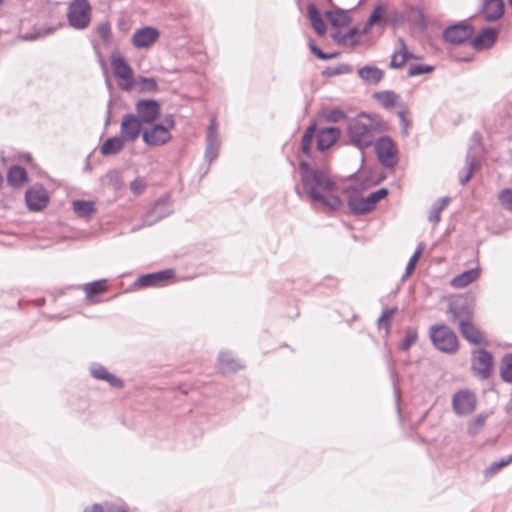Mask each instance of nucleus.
<instances>
[{
	"label": "nucleus",
	"mask_w": 512,
	"mask_h": 512,
	"mask_svg": "<svg viewBox=\"0 0 512 512\" xmlns=\"http://www.w3.org/2000/svg\"><path fill=\"white\" fill-rule=\"evenodd\" d=\"M111 105H112V102L110 101L109 105H108L107 117H106V121H105L106 125H108L109 122H110V118H111Z\"/></svg>",
	"instance_id": "obj_61"
},
{
	"label": "nucleus",
	"mask_w": 512,
	"mask_h": 512,
	"mask_svg": "<svg viewBox=\"0 0 512 512\" xmlns=\"http://www.w3.org/2000/svg\"><path fill=\"white\" fill-rule=\"evenodd\" d=\"M373 144L380 164L386 168H394L398 163V151L391 137L381 136Z\"/></svg>",
	"instance_id": "obj_10"
},
{
	"label": "nucleus",
	"mask_w": 512,
	"mask_h": 512,
	"mask_svg": "<svg viewBox=\"0 0 512 512\" xmlns=\"http://www.w3.org/2000/svg\"><path fill=\"white\" fill-rule=\"evenodd\" d=\"M441 212L435 205H432L431 207V210H430V214H429V221L434 223V224H437L440 222V219H441Z\"/></svg>",
	"instance_id": "obj_55"
},
{
	"label": "nucleus",
	"mask_w": 512,
	"mask_h": 512,
	"mask_svg": "<svg viewBox=\"0 0 512 512\" xmlns=\"http://www.w3.org/2000/svg\"><path fill=\"white\" fill-rule=\"evenodd\" d=\"M83 288L86 293V298L91 300L95 296H98L107 290V288H108L107 280L99 279V280L85 284L83 286Z\"/></svg>",
	"instance_id": "obj_38"
},
{
	"label": "nucleus",
	"mask_w": 512,
	"mask_h": 512,
	"mask_svg": "<svg viewBox=\"0 0 512 512\" xmlns=\"http://www.w3.org/2000/svg\"><path fill=\"white\" fill-rule=\"evenodd\" d=\"M146 188L144 179L137 177L130 183V190L134 195H140Z\"/></svg>",
	"instance_id": "obj_54"
},
{
	"label": "nucleus",
	"mask_w": 512,
	"mask_h": 512,
	"mask_svg": "<svg viewBox=\"0 0 512 512\" xmlns=\"http://www.w3.org/2000/svg\"><path fill=\"white\" fill-rule=\"evenodd\" d=\"M405 22V13L399 9L393 8L387 10L383 4H378L374 7L370 16L363 26V32L368 33L373 26L384 29L386 26H391L393 29H398Z\"/></svg>",
	"instance_id": "obj_3"
},
{
	"label": "nucleus",
	"mask_w": 512,
	"mask_h": 512,
	"mask_svg": "<svg viewBox=\"0 0 512 512\" xmlns=\"http://www.w3.org/2000/svg\"><path fill=\"white\" fill-rule=\"evenodd\" d=\"M484 19L493 22L500 19L504 14L503 0H484L482 4Z\"/></svg>",
	"instance_id": "obj_25"
},
{
	"label": "nucleus",
	"mask_w": 512,
	"mask_h": 512,
	"mask_svg": "<svg viewBox=\"0 0 512 512\" xmlns=\"http://www.w3.org/2000/svg\"><path fill=\"white\" fill-rule=\"evenodd\" d=\"M139 86L142 92H155L158 89L157 81L152 77H139Z\"/></svg>",
	"instance_id": "obj_51"
},
{
	"label": "nucleus",
	"mask_w": 512,
	"mask_h": 512,
	"mask_svg": "<svg viewBox=\"0 0 512 512\" xmlns=\"http://www.w3.org/2000/svg\"><path fill=\"white\" fill-rule=\"evenodd\" d=\"M91 43H92V46H93V48H94V50H95V52H96L97 56H98L100 59H102V54H101V52H100V50H99V45H98L96 42H94L93 40H91Z\"/></svg>",
	"instance_id": "obj_59"
},
{
	"label": "nucleus",
	"mask_w": 512,
	"mask_h": 512,
	"mask_svg": "<svg viewBox=\"0 0 512 512\" xmlns=\"http://www.w3.org/2000/svg\"><path fill=\"white\" fill-rule=\"evenodd\" d=\"M398 98L399 95L391 90L378 91L373 93V99L386 109L392 108L396 104Z\"/></svg>",
	"instance_id": "obj_34"
},
{
	"label": "nucleus",
	"mask_w": 512,
	"mask_h": 512,
	"mask_svg": "<svg viewBox=\"0 0 512 512\" xmlns=\"http://www.w3.org/2000/svg\"><path fill=\"white\" fill-rule=\"evenodd\" d=\"M359 77L369 85H377L383 78L384 72L376 66L366 65L358 70Z\"/></svg>",
	"instance_id": "obj_28"
},
{
	"label": "nucleus",
	"mask_w": 512,
	"mask_h": 512,
	"mask_svg": "<svg viewBox=\"0 0 512 512\" xmlns=\"http://www.w3.org/2000/svg\"><path fill=\"white\" fill-rule=\"evenodd\" d=\"M398 42L401 47V53L395 52L391 57L390 67L394 69L401 68L408 59L413 58V55L407 50L403 38H399Z\"/></svg>",
	"instance_id": "obj_33"
},
{
	"label": "nucleus",
	"mask_w": 512,
	"mask_h": 512,
	"mask_svg": "<svg viewBox=\"0 0 512 512\" xmlns=\"http://www.w3.org/2000/svg\"><path fill=\"white\" fill-rule=\"evenodd\" d=\"M477 397L470 389H461L452 397V408L456 415L467 416L476 409Z\"/></svg>",
	"instance_id": "obj_11"
},
{
	"label": "nucleus",
	"mask_w": 512,
	"mask_h": 512,
	"mask_svg": "<svg viewBox=\"0 0 512 512\" xmlns=\"http://www.w3.org/2000/svg\"><path fill=\"white\" fill-rule=\"evenodd\" d=\"M485 425V416L477 415L468 424L467 431L469 435H476Z\"/></svg>",
	"instance_id": "obj_50"
},
{
	"label": "nucleus",
	"mask_w": 512,
	"mask_h": 512,
	"mask_svg": "<svg viewBox=\"0 0 512 512\" xmlns=\"http://www.w3.org/2000/svg\"><path fill=\"white\" fill-rule=\"evenodd\" d=\"M498 198L504 208L512 212V189H503Z\"/></svg>",
	"instance_id": "obj_52"
},
{
	"label": "nucleus",
	"mask_w": 512,
	"mask_h": 512,
	"mask_svg": "<svg viewBox=\"0 0 512 512\" xmlns=\"http://www.w3.org/2000/svg\"><path fill=\"white\" fill-rule=\"evenodd\" d=\"M66 16L70 27L84 30L90 25L92 6L88 0H72L68 4Z\"/></svg>",
	"instance_id": "obj_6"
},
{
	"label": "nucleus",
	"mask_w": 512,
	"mask_h": 512,
	"mask_svg": "<svg viewBox=\"0 0 512 512\" xmlns=\"http://www.w3.org/2000/svg\"><path fill=\"white\" fill-rule=\"evenodd\" d=\"M73 211L80 218L89 219L96 213L95 203L90 200H74L72 202Z\"/></svg>",
	"instance_id": "obj_30"
},
{
	"label": "nucleus",
	"mask_w": 512,
	"mask_h": 512,
	"mask_svg": "<svg viewBox=\"0 0 512 512\" xmlns=\"http://www.w3.org/2000/svg\"><path fill=\"white\" fill-rule=\"evenodd\" d=\"M307 14L315 33L320 37L324 36L327 30L326 25L315 2H310L308 4Z\"/></svg>",
	"instance_id": "obj_26"
},
{
	"label": "nucleus",
	"mask_w": 512,
	"mask_h": 512,
	"mask_svg": "<svg viewBox=\"0 0 512 512\" xmlns=\"http://www.w3.org/2000/svg\"><path fill=\"white\" fill-rule=\"evenodd\" d=\"M346 132H347V135H348L350 141H352V123H348V125L346 127Z\"/></svg>",
	"instance_id": "obj_62"
},
{
	"label": "nucleus",
	"mask_w": 512,
	"mask_h": 512,
	"mask_svg": "<svg viewBox=\"0 0 512 512\" xmlns=\"http://www.w3.org/2000/svg\"><path fill=\"white\" fill-rule=\"evenodd\" d=\"M381 128L382 121L378 115L359 113L354 117V146L361 151L372 146Z\"/></svg>",
	"instance_id": "obj_2"
},
{
	"label": "nucleus",
	"mask_w": 512,
	"mask_h": 512,
	"mask_svg": "<svg viewBox=\"0 0 512 512\" xmlns=\"http://www.w3.org/2000/svg\"><path fill=\"white\" fill-rule=\"evenodd\" d=\"M165 203H166V200H164V199H158L154 203L153 207L148 211L147 217L155 215V219L152 221H148V225H152L154 222L159 221V220L165 218L167 215H169V212H158L160 207L165 205Z\"/></svg>",
	"instance_id": "obj_46"
},
{
	"label": "nucleus",
	"mask_w": 512,
	"mask_h": 512,
	"mask_svg": "<svg viewBox=\"0 0 512 512\" xmlns=\"http://www.w3.org/2000/svg\"><path fill=\"white\" fill-rule=\"evenodd\" d=\"M479 167L480 162L477 157L468 152L465 160L466 173L459 176L461 185H465L471 179L475 170H477Z\"/></svg>",
	"instance_id": "obj_36"
},
{
	"label": "nucleus",
	"mask_w": 512,
	"mask_h": 512,
	"mask_svg": "<svg viewBox=\"0 0 512 512\" xmlns=\"http://www.w3.org/2000/svg\"><path fill=\"white\" fill-rule=\"evenodd\" d=\"M424 249H425V244L423 242H420L417 245L414 253L410 257V259L406 265L405 273L402 276V280L407 279L413 273V271L415 270L416 264L419 261Z\"/></svg>",
	"instance_id": "obj_39"
},
{
	"label": "nucleus",
	"mask_w": 512,
	"mask_h": 512,
	"mask_svg": "<svg viewBox=\"0 0 512 512\" xmlns=\"http://www.w3.org/2000/svg\"><path fill=\"white\" fill-rule=\"evenodd\" d=\"M450 201V197L445 196L438 199L433 205H435L440 211H443Z\"/></svg>",
	"instance_id": "obj_58"
},
{
	"label": "nucleus",
	"mask_w": 512,
	"mask_h": 512,
	"mask_svg": "<svg viewBox=\"0 0 512 512\" xmlns=\"http://www.w3.org/2000/svg\"><path fill=\"white\" fill-rule=\"evenodd\" d=\"M353 33H354V45H355L356 44V37L359 36V34H360L358 28L355 27V26H354Z\"/></svg>",
	"instance_id": "obj_64"
},
{
	"label": "nucleus",
	"mask_w": 512,
	"mask_h": 512,
	"mask_svg": "<svg viewBox=\"0 0 512 512\" xmlns=\"http://www.w3.org/2000/svg\"><path fill=\"white\" fill-rule=\"evenodd\" d=\"M494 359L485 348L474 350L471 355V371L479 380H487L492 374Z\"/></svg>",
	"instance_id": "obj_9"
},
{
	"label": "nucleus",
	"mask_w": 512,
	"mask_h": 512,
	"mask_svg": "<svg viewBox=\"0 0 512 512\" xmlns=\"http://www.w3.org/2000/svg\"><path fill=\"white\" fill-rule=\"evenodd\" d=\"M84 512H127V510L123 507L112 503H104V504H94L90 507H86Z\"/></svg>",
	"instance_id": "obj_42"
},
{
	"label": "nucleus",
	"mask_w": 512,
	"mask_h": 512,
	"mask_svg": "<svg viewBox=\"0 0 512 512\" xmlns=\"http://www.w3.org/2000/svg\"><path fill=\"white\" fill-rule=\"evenodd\" d=\"M160 37V32L152 26H145L137 29L132 38L131 43L137 49H146L151 47Z\"/></svg>",
	"instance_id": "obj_19"
},
{
	"label": "nucleus",
	"mask_w": 512,
	"mask_h": 512,
	"mask_svg": "<svg viewBox=\"0 0 512 512\" xmlns=\"http://www.w3.org/2000/svg\"><path fill=\"white\" fill-rule=\"evenodd\" d=\"M512 462V454L507 457L501 458L497 461L492 462L485 470L484 476L486 478L493 477L498 473V471L506 466H508Z\"/></svg>",
	"instance_id": "obj_41"
},
{
	"label": "nucleus",
	"mask_w": 512,
	"mask_h": 512,
	"mask_svg": "<svg viewBox=\"0 0 512 512\" xmlns=\"http://www.w3.org/2000/svg\"><path fill=\"white\" fill-rule=\"evenodd\" d=\"M136 117L143 123L152 124L160 116V104L155 99H140L135 104Z\"/></svg>",
	"instance_id": "obj_16"
},
{
	"label": "nucleus",
	"mask_w": 512,
	"mask_h": 512,
	"mask_svg": "<svg viewBox=\"0 0 512 512\" xmlns=\"http://www.w3.org/2000/svg\"><path fill=\"white\" fill-rule=\"evenodd\" d=\"M356 189L354 188V191ZM388 195L387 188H380L366 197H358L354 192V215H363L375 209L377 203Z\"/></svg>",
	"instance_id": "obj_14"
},
{
	"label": "nucleus",
	"mask_w": 512,
	"mask_h": 512,
	"mask_svg": "<svg viewBox=\"0 0 512 512\" xmlns=\"http://www.w3.org/2000/svg\"><path fill=\"white\" fill-rule=\"evenodd\" d=\"M450 201V197L445 196L438 199L433 205H435L440 211H443Z\"/></svg>",
	"instance_id": "obj_57"
},
{
	"label": "nucleus",
	"mask_w": 512,
	"mask_h": 512,
	"mask_svg": "<svg viewBox=\"0 0 512 512\" xmlns=\"http://www.w3.org/2000/svg\"><path fill=\"white\" fill-rule=\"evenodd\" d=\"M349 11L334 6L333 9L325 11V16L330 25L336 29L331 33V38L339 45L352 42V27H347L352 18L348 14Z\"/></svg>",
	"instance_id": "obj_4"
},
{
	"label": "nucleus",
	"mask_w": 512,
	"mask_h": 512,
	"mask_svg": "<svg viewBox=\"0 0 512 512\" xmlns=\"http://www.w3.org/2000/svg\"><path fill=\"white\" fill-rule=\"evenodd\" d=\"M28 180V174L24 167L13 165L7 172V181L12 187H21Z\"/></svg>",
	"instance_id": "obj_29"
},
{
	"label": "nucleus",
	"mask_w": 512,
	"mask_h": 512,
	"mask_svg": "<svg viewBox=\"0 0 512 512\" xmlns=\"http://www.w3.org/2000/svg\"><path fill=\"white\" fill-rule=\"evenodd\" d=\"M111 64L115 76L124 81L120 83V87L125 91L131 90L134 84L133 69L125 58L117 53H113L111 56Z\"/></svg>",
	"instance_id": "obj_13"
},
{
	"label": "nucleus",
	"mask_w": 512,
	"mask_h": 512,
	"mask_svg": "<svg viewBox=\"0 0 512 512\" xmlns=\"http://www.w3.org/2000/svg\"><path fill=\"white\" fill-rule=\"evenodd\" d=\"M318 6H324L326 4H329L331 5L332 7H334L335 5L333 4V2L331 1V3L327 2L326 0H316V3H315Z\"/></svg>",
	"instance_id": "obj_60"
},
{
	"label": "nucleus",
	"mask_w": 512,
	"mask_h": 512,
	"mask_svg": "<svg viewBox=\"0 0 512 512\" xmlns=\"http://www.w3.org/2000/svg\"><path fill=\"white\" fill-rule=\"evenodd\" d=\"M106 178L108 179L109 185L113 186L115 189H120L122 187V177L117 170L109 171Z\"/></svg>",
	"instance_id": "obj_53"
},
{
	"label": "nucleus",
	"mask_w": 512,
	"mask_h": 512,
	"mask_svg": "<svg viewBox=\"0 0 512 512\" xmlns=\"http://www.w3.org/2000/svg\"><path fill=\"white\" fill-rule=\"evenodd\" d=\"M429 337L433 346L440 352L454 354L459 347L456 333L445 324L432 325L429 329Z\"/></svg>",
	"instance_id": "obj_5"
},
{
	"label": "nucleus",
	"mask_w": 512,
	"mask_h": 512,
	"mask_svg": "<svg viewBox=\"0 0 512 512\" xmlns=\"http://www.w3.org/2000/svg\"><path fill=\"white\" fill-rule=\"evenodd\" d=\"M49 200V194L41 184L31 186L25 193L26 205L33 212L43 210L48 205Z\"/></svg>",
	"instance_id": "obj_15"
},
{
	"label": "nucleus",
	"mask_w": 512,
	"mask_h": 512,
	"mask_svg": "<svg viewBox=\"0 0 512 512\" xmlns=\"http://www.w3.org/2000/svg\"><path fill=\"white\" fill-rule=\"evenodd\" d=\"M124 148V139L121 136L107 138L100 147L103 156H111L119 153Z\"/></svg>",
	"instance_id": "obj_32"
},
{
	"label": "nucleus",
	"mask_w": 512,
	"mask_h": 512,
	"mask_svg": "<svg viewBox=\"0 0 512 512\" xmlns=\"http://www.w3.org/2000/svg\"><path fill=\"white\" fill-rule=\"evenodd\" d=\"M142 124L143 122L135 114H125L120 126L121 137L130 142L136 141L143 132Z\"/></svg>",
	"instance_id": "obj_18"
},
{
	"label": "nucleus",
	"mask_w": 512,
	"mask_h": 512,
	"mask_svg": "<svg viewBox=\"0 0 512 512\" xmlns=\"http://www.w3.org/2000/svg\"><path fill=\"white\" fill-rule=\"evenodd\" d=\"M499 375L503 382L512 384V353H506L501 358Z\"/></svg>",
	"instance_id": "obj_37"
},
{
	"label": "nucleus",
	"mask_w": 512,
	"mask_h": 512,
	"mask_svg": "<svg viewBox=\"0 0 512 512\" xmlns=\"http://www.w3.org/2000/svg\"><path fill=\"white\" fill-rule=\"evenodd\" d=\"M94 32L99 36L105 46H110L113 42L112 26L109 20H103L97 24Z\"/></svg>",
	"instance_id": "obj_35"
},
{
	"label": "nucleus",
	"mask_w": 512,
	"mask_h": 512,
	"mask_svg": "<svg viewBox=\"0 0 512 512\" xmlns=\"http://www.w3.org/2000/svg\"><path fill=\"white\" fill-rule=\"evenodd\" d=\"M341 130L338 127L328 126L321 128L316 135V149L323 156L322 153L329 149L340 137Z\"/></svg>",
	"instance_id": "obj_21"
},
{
	"label": "nucleus",
	"mask_w": 512,
	"mask_h": 512,
	"mask_svg": "<svg viewBox=\"0 0 512 512\" xmlns=\"http://www.w3.org/2000/svg\"><path fill=\"white\" fill-rule=\"evenodd\" d=\"M322 116L325 119V121L330 123H337L347 118L346 113L339 108L324 110L322 112Z\"/></svg>",
	"instance_id": "obj_45"
},
{
	"label": "nucleus",
	"mask_w": 512,
	"mask_h": 512,
	"mask_svg": "<svg viewBox=\"0 0 512 512\" xmlns=\"http://www.w3.org/2000/svg\"><path fill=\"white\" fill-rule=\"evenodd\" d=\"M299 171L303 190L313 203L334 211L345 201L352 212V174L345 178L333 176L323 156L300 161Z\"/></svg>",
	"instance_id": "obj_1"
},
{
	"label": "nucleus",
	"mask_w": 512,
	"mask_h": 512,
	"mask_svg": "<svg viewBox=\"0 0 512 512\" xmlns=\"http://www.w3.org/2000/svg\"><path fill=\"white\" fill-rule=\"evenodd\" d=\"M218 360L222 369L226 371H236L239 368L235 360L228 352H220Z\"/></svg>",
	"instance_id": "obj_47"
},
{
	"label": "nucleus",
	"mask_w": 512,
	"mask_h": 512,
	"mask_svg": "<svg viewBox=\"0 0 512 512\" xmlns=\"http://www.w3.org/2000/svg\"><path fill=\"white\" fill-rule=\"evenodd\" d=\"M480 275L478 268H472L456 275L451 280V285L454 288H464L470 283L476 281Z\"/></svg>",
	"instance_id": "obj_31"
},
{
	"label": "nucleus",
	"mask_w": 512,
	"mask_h": 512,
	"mask_svg": "<svg viewBox=\"0 0 512 512\" xmlns=\"http://www.w3.org/2000/svg\"><path fill=\"white\" fill-rule=\"evenodd\" d=\"M90 373L93 378L106 381L113 388H122L124 386L122 379L110 373L103 365L99 363L91 364Z\"/></svg>",
	"instance_id": "obj_22"
},
{
	"label": "nucleus",
	"mask_w": 512,
	"mask_h": 512,
	"mask_svg": "<svg viewBox=\"0 0 512 512\" xmlns=\"http://www.w3.org/2000/svg\"><path fill=\"white\" fill-rule=\"evenodd\" d=\"M434 70V67L427 64H410L407 75L409 77H415L422 74L430 73Z\"/></svg>",
	"instance_id": "obj_49"
},
{
	"label": "nucleus",
	"mask_w": 512,
	"mask_h": 512,
	"mask_svg": "<svg viewBox=\"0 0 512 512\" xmlns=\"http://www.w3.org/2000/svg\"><path fill=\"white\" fill-rule=\"evenodd\" d=\"M317 132V122L316 120H313L308 127L306 128L302 139H301V145L300 150L303 155L307 158L308 161H312L313 158L320 159L321 156L313 155L312 154V142L315 137V134Z\"/></svg>",
	"instance_id": "obj_23"
},
{
	"label": "nucleus",
	"mask_w": 512,
	"mask_h": 512,
	"mask_svg": "<svg viewBox=\"0 0 512 512\" xmlns=\"http://www.w3.org/2000/svg\"><path fill=\"white\" fill-rule=\"evenodd\" d=\"M497 38V31L492 27L484 28L471 41V45L476 50H483L493 46Z\"/></svg>",
	"instance_id": "obj_24"
},
{
	"label": "nucleus",
	"mask_w": 512,
	"mask_h": 512,
	"mask_svg": "<svg viewBox=\"0 0 512 512\" xmlns=\"http://www.w3.org/2000/svg\"><path fill=\"white\" fill-rule=\"evenodd\" d=\"M398 117L400 118L401 121H407V118H406V115H405L404 111H399L398 112Z\"/></svg>",
	"instance_id": "obj_63"
},
{
	"label": "nucleus",
	"mask_w": 512,
	"mask_h": 512,
	"mask_svg": "<svg viewBox=\"0 0 512 512\" xmlns=\"http://www.w3.org/2000/svg\"><path fill=\"white\" fill-rule=\"evenodd\" d=\"M458 328L463 338H465L469 343L478 345L485 342L480 330L472 323V320L463 322L458 326Z\"/></svg>",
	"instance_id": "obj_27"
},
{
	"label": "nucleus",
	"mask_w": 512,
	"mask_h": 512,
	"mask_svg": "<svg viewBox=\"0 0 512 512\" xmlns=\"http://www.w3.org/2000/svg\"><path fill=\"white\" fill-rule=\"evenodd\" d=\"M219 150L220 141L217 131V123L216 119L212 117L206 131L205 159L209 164L218 158Z\"/></svg>",
	"instance_id": "obj_17"
},
{
	"label": "nucleus",
	"mask_w": 512,
	"mask_h": 512,
	"mask_svg": "<svg viewBox=\"0 0 512 512\" xmlns=\"http://www.w3.org/2000/svg\"><path fill=\"white\" fill-rule=\"evenodd\" d=\"M396 311L397 307L385 308L377 320L379 329H385L386 335L390 333L392 317Z\"/></svg>",
	"instance_id": "obj_40"
},
{
	"label": "nucleus",
	"mask_w": 512,
	"mask_h": 512,
	"mask_svg": "<svg viewBox=\"0 0 512 512\" xmlns=\"http://www.w3.org/2000/svg\"><path fill=\"white\" fill-rule=\"evenodd\" d=\"M447 314L450 322L459 326L473 319L474 307L468 297L457 296L450 300Z\"/></svg>",
	"instance_id": "obj_8"
},
{
	"label": "nucleus",
	"mask_w": 512,
	"mask_h": 512,
	"mask_svg": "<svg viewBox=\"0 0 512 512\" xmlns=\"http://www.w3.org/2000/svg\"><path fill=\"white\" fill-rule=\"evenodd\" d=\"M174 277L172 269H165L157 272L147 273L139 276L134 282V287H156Z\"/></svg>",
	"instance_id": "obj_20"
},
{
	"label": "nucleus",
	"mask_w": 512,
	"mask_h": 512,
	"mask_svg": "<svg viewBox=\"0 0 512 512\" xmlns=\"http://www.w3.org/2000/svg\"><path fill=\"white\" fill-rule=\"evenodd\" d=\"M474 28L466 21L448 26L443 31V39L450 44L459 45L471 39Z\"/></svg>",
	"instance_id": "obj_12"
},
{
	"label": "nucleus",
	"mask_w": 512,
	"mask_h": 512,
	"mask_svg": "<svg viewBox=\"0 0 512 512\" xmlns=\"http://www.w3.org/2000/svg\"><path fill=\"white\" fill-rule=\"evenodd\" d=\"M175 125L173 117L167 116L164 123L153 124L150 128H146L142 132V140L147 146H162L170 141L172 129Z\"/></svg>",
	"instance_id": "obj_7"
},
{
	"label": "nucleus",
	"mask_w": 512,
	"mask_h": 512,
	"mask_svg": "<svg viewBox=\"0 0 512 512\" xmlns=\"http://www.w3.org/2000/svg\"><path fill=\"white\" fill-rule=\"evenodd\" d=\"M343 73V69L341 66L337 67H327L325 70L322 71V75L326 77H332Z\"/></svg>",
	"instance_id": "obj_56"
},
{
	"label": "nucleus",
	"mask_w": 512,
	"mask_h": 512,
	"mask_svg": "<svg viewBox=\"0 0 512 512\" xmlns=\"http://www.w3.org/2000/svg\"><path fill=\"white\" fill-rule=\"evenodd\" d=\"M56 29H57L56 27H48V28H45L43 31H39V32H27V33L21 34L19 36V38L22 41L32 42V41H36L42 37L53 34L56 31Z\"/></svg>",
	"instance_id": "obj_44"
},
{
	"label": "nucleus",
	"mask_w": 512,
	"mask_h": 512,
	"mask_svg": "<svg viewBox=\"0 0 512 512\" xmlns=\"http://www.w3.org/2000/svg\"><path fill=\"white\" fill-rule=\"evenodd\" d=\"M418 340V332L416 328L408 327L406 335L402 342L399 344V349L402 351L409 350Z\"/></svg>",
	"instance_id": "obj_43"
},
{
	"label": "nucleus",
	"mask_w": 512,
	"mask_h": 512,
	"mask_svg": "<svg viewBox=\"0 0 512 512\" xmlns=\"http://www.w3.org/2000/svg\"><path fill=\"white\" fill-rule=\"evenodd\" d=\"M309 48L311 53L320 60L333 59L339 55L338 52H324L320 47L316 45V43L313 40L309 42Z\"/></svg>",
	"instance_id": "obj_48"
}]
</instances>
